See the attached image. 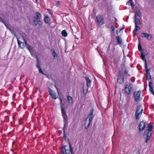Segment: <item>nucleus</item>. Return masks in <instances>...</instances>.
<instances>
[{
    "mask_svg": "<svg viewBox=\"0 0 154 154\" xmlns=\"http://www.w3.org/2000/svg\"><path fill=\"white\" fill-rule=\"evenodd\" d=\"M138 154H140V153H139Z\"/></svg>",
    "mask_w": 154,
    "mask_h": 154,
    "instance_id": "nucleus-55",
    "label": "nucleus"
},
{
    "mask_svg": "<svg viewBox=\"0 0 154 154\" xmlns=\"http://www.w3.org/2000/svg\"><path fill=\"white\" fill-rule=\"evenodd\" d=\"M130 3L131 4V6H132V8H133L134 6V5L132 3V1L130 2Z\"/></svg>",
    "mask_w": 154,
    "mask_h": 154,
    "instance_id": "nucleus-40",
    "label": "nucleus"
},
{
    "mask_svg": "<svg viewBox=\"0 0 154 154\" xmlns=\"http://www.w3.org/2000/svg\"><path fill=\"white\" fill-rule=\"evenodd\" d=\"M16 115V114H15V113H14V115H13V120H14V117H15V116Z\"/></svg>",
    "mask_w": 154,
    "mask_h": 154,
    "instance_id": "nucleus-43",
    "label": "nucleus"
},
{
    "mask_svg": "<svg viewBox=\"0 0 154 154\" xmlns=\"http://www.w3.org/2000/svg\"><path fill=\"white\" fill-rule=\"evenodd\" d=\"M122 30V29H117L116 31L117 34H118V33L119 32Z\"/></svg>",
    "mask_w": 154,
    "mask_h": 154,
    "instance_id": "nucleus-39",
    "label": "nucleus"
},
{
    "mask_svg": "<svg viewBox=\"0 0 154 154\" xmlns=\"http://www.w3.org/2000/svg\"><path fill=\"white\" fill-rule=\"evenodd\" d=\"M15 96V94H14L13 96V98L14 99V97Z\"/></svg>",
    "mask_w": 154,
    "mask_h": 154,
    "instance_id": "nucleus-45",
    "label": "nucleus"
},
{
    "mask_svg": "<svg viewBox=\"0 0 154 154\" xmlns=\"http://www.w3.org/2000/svg\"><path fill=\"white\" fill-rule=\"evenodd\" d=\"M135 29L137 30H139L140 29V27L137 26V25H136V24H135Z\"/></svg>",
    "mask_w": 154,
    "mask_h": 154,
    "instance_id": "nucleus-33",
    "label": "nucleus"
},
{
    "mask_svg": "<svg viewBox=\"0 0 154 154\" xmlns=\"http://www.w3.org/2000/svg\"><path fill=\"white\" fill-rule=\"evenodd\" d=\"M145 68L146 71L149 70V69H148L147 63H145Z\"/></svg>",
    "mask_w": 154,
    "mask_h": 154,
    "instance_id": "nucleus-36",
    "label": "nucleus"
},
{
    "mask_svg": "<svg viewBox=\"0 0 154 154\" xmlns=\"http://www.w3.org/2000/svg\"><path fill=\"white\" fill-rule=\"evenodd\" d=\"M60 102H61V103H62V100L61 99V98H60Z\"/></svg>",
    "mask_w": 154,
    "mask_h": 154,
    "instance_id": "nucleus-47",
    "label": "nucleus"
},
{
    "mask_svg": "<svg viewBox=\"0 0 154 154\" xmlns=\"http://www.w3.org/2000/svg\"><path fill=\"white\" fill-rule=\"evenodd\" d=\"M93 117V111H91L90 112L89 114L86 118V119H87L88 120L91 122Z\"/></svg>",
    "mask_w": 154,
    "mask_h": 154,
    "instance_id": "nucleus-14",
    "label": "nucleus"
},
{
    "mask_svg": "<svg viewBox=\"0 0 154 154\" xmlns=\"http://www.w3.org/2000/svg\"><path fill=\"white\" fill-rule=\"evenodd\" d=\"M67 99L68 101L69 102H71V103H72V98L70 96H68Z\"/></svg>",
    "mask_w": 154,
    "mask_h": 154,
    "instance_id": "nucleus-30",
    "label": "nucleus"
},
{
    "mask_svg": "<svg viewBox=\"0 0 154 154\" xmlns=\"http://www.w3.org/2000/svg\"><path fill=\"white\" fill-rule=\"evenodd\" d=\"M116 41L117 42L116 45H121L122 42V39L119 36H117L116 37Z\"/></svg>",
    "mask_w": 154,
    "mask_h": 154,
    "instance_id": "nucleus-16",
    "label": "nucleus"
},
{
    "mask_svg": "<svg viewBox=\"0 0 154 154\" xmlns=\"http://www.w3.org/2000/svg\"><path fill=\"white\" fill-rule=\"evenodd\" d=\"M35 14L36 15V17H34V18L41 19L42 15L40 13H39L38 12H37L35 13Z\"/></svg>",
    "mask_w": 154,
    "mask_h": 154,
    "instance_id": "nucleus-22",
    "label": "nucleus"
},
{
    "mask_svg": "<svg viewBox=\"0 0 154 154\" xmlns=\"http://www.w3.org/2000/svg\"><path fill=\"white\" fill-rule=\"evenodd\" d=\"M55 87L56 88V85H55Z\"/></svg>",
    "mask_w": 154,
    "mask_h": 154,
    "instance_id": "nucleus-54",
    "label": "nucleus"
},
{
    "mask_svg": "<svg viewBox=\"0 0 154 154\" xmlns=\"http://www.w3.org/2000/svg\"><path fill=\"white\" fill-rule=\"evenodd\" d=\"M14 30H15V31H16L15 33L14 32L12 31H11V30H10V31L11 32V33L12 34H14V36L17 37V40L18 44L19 47H20L21 48H23L25 46V44H24V43L23 42H22L21 41H20L19 40V38L17 37V35L16 33V32H17V29H15Z\"/></svg>",
    "mask_w": 154,
    "mask_h": 154,
    "instance_id": "nucleus-4",
    "label": "nucleus"
},
{
    "mask_svg": "<svg viewBox=\"0 0 154 154\" xmlns=\"http://www.w3.org/2000/svg\"><path fill=\"white\" fill-rule=\"evenodd\" d=\"M134 23H135V24H136V25L138 24L140 25L141 23V22L140 21V20L139 19H136V15H135L134 17Z\"/></svg>",
    "mask_w": 154,
    "mask_h": 154,
    "instance_id": "nucleus-20",
    "label": "nucleus"
},
{
    "mask_svg": "<svg viewBox=\"0 0 154 154\" xmlns=\"http://www.w3.org/2000/svg\"><path fill=\"white\" fill-rule=\"evenodd\" d=\"M3 17H0L1 20L5 26L10 30V27L9 26V20L8 18V16L5 15V16H3Z\"/></svg>",
    "mask_w": 154,
    "mask_h": 154,
    "instance_id": "nucleus-3",
    "label": "nucleus"
},
{
    "mask_svg": "<svg viewBox=\"0 0 154 154\" xmlns=\"http://www.w3.org/2000/svg\"><path fill=\"white\" fill-rule=\"evenodd\" d=\"M52 55L54 56V58H56L58 57L57 54L56 53L54 50H53L52 52Z\"/></svg>",
    "mask_w": 154,
    "mask_h": 154,
    "instance_id": "nucleus-27",
    "label": "nucleus"
},
{
    "mask_svg": "<svg viewBox=\"0 0 154 154\" xmlns=\"http://www.w3.org/2000/svg\"><path fill=\"white\" fill-rule=\"evenodd\" d=\"M85 79L87 81V87H88L90 86L91 83V81L89 79L88 77H86Z\"/></svg>",
    "mask_w": 154,
    "mask_h": 154,
    "instance_id": "nucleus-21",
    "label": "nucleus"
},
{
    "mask_svg": "<svg viewBox=\"0 0 154 154\" xmlns=\"http://www.w3.org/2000/svg\"><path fill=\"white\" fill-rule=\"evenodd\" d=\"M124 74H126V75H128V73H127L126 71H125L124 72Z\"/></svg>",
    "mask_w": 154,
    "mask_h": 154,
    "instance_id": "nucleus-44",
    "label": "nucleus"
},
{
    "mask_svg": "<svg viewBox=\"0 0 154 154\" xmlns=\"http://www.w3.org/2000/svg\"><path fill=\"white\" fill-rule=\"evenodd\" d=\"M91 122L88 120L87 119H86L85 123V128L86 129H87L88 128Z\"/></svg>",
    "mask_w": 154,
    "mask_h": 154,
    "instance_id": "nucleus-15",
    "label": "nucleus"
},
{
    "mask_svg": "<svg viewBox=\"0 0 154 154\" xmlns=\"http://www.w3.org/2000/svg\"><path fill=\"white\" fill-rule=\"evenodd\" d=\"M62 151L61 154H69L70 152L71 154H74L73 149L71 146H64L62 148Z\"/></svg>",
    "mask_w": 154,
    "mask_h": 154,
    "instance_id": "nucleus-2",
    "label": "nucleus"
},
{
    "mask_svg": "<svg viewBox=\"0 0 154 154\" xmlns=\"http://www.w3.org/2000/svg\"><path fill=\"white\" fill-rule=\"evenodd\" d=\"M48 91L50 94L52 96L53 98L55 99L57 98V97L55 93L52 90H51L50 88H48Z\"/></svg>",
    "mask_w": 154,
    "mask_h": 154,
    "instance_id": "nucleus-12",
    "label": "nucleus"
},
{
    "mask_svg": "<svg viewBox=\"0 0 154 154\" xmlns=\"http://www.w3.org/2000/svg\"><path fill=\"white\" fill-rule=\"evenodd\" d=\"M12 103L13 104V105H15V103H14V102H13V103H12Z\"/></svg>",
    "mask_w": 154,
    "mask_h": 154,
    "instance_id": "nucleus-49",
    "label": "nucleus"
},
{
    "mask_svg": "<svg viewBox=\"0 0 154 154\" xmlns=\"http://www.w3.org/2000/svg\"><path fill=\"white\" fill-rule=\"evenodd\" d=\"M38 69L39 72L40 73H41L42 74H43V73L42 71V69L41 68H39Z\"/></svg>",
    "mask_w": 154,
    "mask_h": 154,
    "instance_id": "nucleus-37",
    "label": "nucleus"
},
{
    "mask_svg": "<svg viewBox=\"0 0 154 154\" xmlns=\"http://www.w3.org/2000/svg\"><path fill=\"white\" fill-rule=\"evenodd\" d=\"M138 49L139 51H141V47L140 44L139 43L138 45Z\"/></svg>",
    "mask_w": 154,
    "mask_h": 154,
    "instance_id": "nucleus-34",
    "label": "nucleus"
},
{
    "mask_svg": "<svg viewBox=\"0 0 154 154\" xmlns=\"http://www.w3.org/2000/svg\"><path fill=\"white\" fill-rule=\"evenodd\" d=\"M152 93L154 95V92L153 91H152Z\"/></svg>",
    "mask_w": 154,
    "mask_h": 154,
    "instance_id": "nucleus-50",
    "label": "nucleus"
},
{
    "mask_svg": "<svg viewBox=\"0 0 154 154\" xmlns=\"http://www.w3.org/2000/svg\"><path fill=\"white\" fill-rule=\"evenodd\" d=\"M26 35L25 34H23L22 35V38H23L24 43H25V46L26 47V48L28 49V50L31 53V49L32 48V47L29 45H28L27 44V42L25 40V36Z\"/></svg>",
    "mask_w": 154,
    "mask_h": 154,
    "instance_id": "nucleus-9",
    "label": "nucleus"
},
{
    "mask_svg": "<svg viewBox=\"0 0 154 154\" xmlns=\"http://www.w3.org/2000/svg\"><path fill=\"white\" fill-rule=\"evenodd\" d=\"M141 34L142 35H141L142 37H146L147 35H148L146 33H143V32L141 33Z\"/></svg>",
    "mask_w": 154,
    "mask_h": 154,
    "instance_id": "nucleus-31",
    "label": "nucleus"
},
{
    "mask_svg": "<svg viewBox=\"0 0 154 154\" xmlns=\"http://www.w3.org/2000/svg\"><path fill=\"white\" fill-rule=\"evenodd\" d=\"M146 38L147 40L150 41L151 40V38H152V36L151 34H148Z\"/></svg>",
    "mask_w": 154,
    "mask_h": 154,
    "instance_id": "nucleus-28",
    "label": "nucleus"
},
{
    "mask_svg": "<svg viewBox=\"0 0 154 154\" xmlns=\"http://www.w3.org/2000/svg\"><path fill=\"white\" fill-rule=\"evenodd\" d=\"M129 2L132 1V0H129Z\"/></svg>",
    "mask_w": 154,
    "mask_h": 154,
    "instance_id": "nucleus-53",
    "label": "nucleus"
},
{
    "mask_svg": "<svg viewBox=\"0 0 154 154\" xmlns=\"http://www.w3.org/2000/svg\"><path fill=\"white\" fill-rule=\"evenodd\" d=\"M132 86L131 84L126 85L125 88V95L130 94L132 88Z\"/></svg>",
    "mask_w": 154,
    "mask_h": 154,
    "instance_id": "nucleus-6",
    "label": "nucleus"
},
{
    "mask_svg": "<svg viewBox=\"0 0 154 154\" xmlns=\"http://www.w3.org/2000/svg\"><path fill=\"white\" fill-rule=\"evenodd\" d=\"M111 29H112L111 32H112L113 33L114 32V26L112 25H111Z\"/></svg>",
    "mask_w": 154,
    "mask_h": 154,
    "instance_id": "nucleus-35",
    "label": "nucleus"
},
{
    "mask_svg": "<svg viewBox=\"0 0 154 154\" xmlns=\"http://www.w3.org/2000/svg\"><path fill=\"white\" fill-rule=\"evenodd\" d=\"M6 154H9V152L8 151H7V153Z\"/></svg>",
    "mask_w": 154,
    "mask_h": 154,
    "instance_id": "nucleus-48",
    "label": "nucleus"
},
{
    "mask_svg": "<svg viewBox=\"0 0 154 154\" xmlns=\"http://www.w3.org/2000/svg\"><path fill=\"white\" fill-rule=\"evenodd\" d=\"M146 126L145 123L143 122H141L139 125V129L140 131L143 130Z\"/></svg>",
    "mask_w": 154,
    "mask_h": 154,
    "instance_id": "nucleus-11",
    "label": "nucleus"
},
{
    "mask_svg": "<svg viewBox=\"0 0 154 154\" xmlns=\"http://www.w3.org/2000/svg\"><path fill=\"white\" fill-rule=\"evenodd\" d=\"M136 14L137 16L140 17L141 16V14L140 12V10L138 8H137L136 11L135 12V15H136Z\"/></svg>",
    "mask_w": 154,
    "mask_h": 154,
    "instance_id": "nucleus-23",
    "label": "nucleus"
},
{
    "mask_svg": "<svg viewBox=\"0 0 154 154\" xmlns=\"http://www.w3.org/2000/svg\"><path fill=\"white\" fill-rule=\"evenodd\" d=\"M36 67H37V68L38 69L39 68H40V67L38 64H36Z\"/></svg>",
    "mask_w": 154,
    "mask_h": 154,
    "instance_id": "nucleus-41",
    "label": "nucleus"
},
{
    "mask_svg": "<svg viewBox=\"0 0 154 154\" xmlns=\"http://www.w3.org/2000/svg\"><path fill=\"white\" fill-rule=\"evenodd\" d=\"M146 79L148 80H150L151 79V76L150 74L147 75L146 76Z\"/></svg>",
    "mask_w": 154,
    "mask_h": 154,
    "instance_id": "nucleus-32",
    "label": "nucleus"
},
{
    "mask_svg": "<svg viewBox=\"0 0 154 154\" xmlns=\"http://www.w3.org/2000/svg\"><path fill=\"white\" fill-rule=\"evenodd\" d=\"M61 112L62 116L63 118L64 121L65 122H66L67 121V117L66 114V112L65 111V109L63 108L62 106L61 105Z\"/></svg>",
    "mask_w": 154,
    "mask_h": 154,
    "instance_id": "nucleus-8",
    "label": "nucleus"
},
{
    "mask_svg": "<svg viewBox=\"0 0 154 154\" xmlns=\"http://www.w3.org/2000/svg\"><path fill=\"white\" fill-rule=\"evenodd\" d=\"M146 74L147 75H148V74H150V72L149 71V70H146Z\"/></svg>",
    "mask_w": 154,
    "mask_h": 154,
    "instance_id": "nucleus-38",
    "label": "nucleus"
},
{
    "mask_svg": "<svg viewBox=\"0 0 154 154\" xmlns=\"http://www.w3.org/2000/svg\"><path fill=\"white\" fill-rule=\"evenodd\" d=\"M117 81L119 83L121 84L124 81V79L123 76H122V75L120 74L119 75L117 78Z\"/></svg>",
    "mask_w": 154,
    "mask_h": 154,
    "instance_id": "nucleus-13",
    "label": "nucleus"
},
{
    "mask_svg": "<svg viewBox=\"0 0 154 154\" xmlns=\"http://www.w3.org/2000/svg\"><path fill=\"white\" fill-rule=\"evenodd\" d=\"M57 5H58L60 4V2L59 1H57Z\"/></svg>",
    "mask_w": 154,
    "mask_h": 154,
    "instance_id": "nucleus-46",
    "label": "nucleus"
},
{
    "mask_svg": "<svg viewBox=\"0 0 154 154\" xmlns=\"http://www.w3.org/2000/svg\"><path fill=\"white\" fill-rule=\"evenodd\" d=\"M142 112H136L135 116L136 119H140V116L142 115Z\"/></svg>",
    "mask_w": 154,
    "mask_h": 154,
    "instance_id": "nucleus-17",
    "label": "nucleus"
},
{
    "mask_svg": "<svg viewBox=\"0 0 154 154\" xmlns=\"http://www.w3.org/2000/svg\"><path fill=\"white\" fill-rule=\"evenodd\" d=\"M61 34L63 36L66 37L67 36V34L65 30H63L61 32Z\"/></svg>",
    "mask_w": 154,
    "mask_h": 154,
    "instance_id": "nucleus-26",
    "label": "nucleus"
},
{
    "mask_svg": "<svg viewBox=\"0 0 154 154\" xmlns=\"http://www.w3.org/2000/svg\"><path fill=\"white\" fill-rule=\"evenodd\" d=\"M35 2H37V0H35Z\"/></svg>",
    "mask_w": 154,
    "mask_h": 154,
    "instance_id": "nucleus-52",
    "label": "nucleus"
},
{
    "mask_svg": "<svg viewBox=\"0 0 154 154\" xmlns=\"http://www.w3.org/2000/svg\"><path fill=\"white\" fill-rule=\"evenodd\" d=\"M9 53H10V51H9L8 52V54Z\"/></svg>",
    "mask_w": 154,
    "mask_h": 154,
    "instance_id": "nucleus-51",
    "label": "nucleus"
},
{
    "mask_svg": "<svg viewBox=\"0 0 154 154\" xmlns=\"http://www.w3.org/2000/svg\"><path fill=\"white\" fill-rule=\"evenodd\" d=\"M41 19L34 18L33 21L34 23L35 26H38L41 27L42 25V23L41 21Z\"/></svg>",
    "mask_w": 154,
    "mask_h": 154,
    "instance_id": "nucleus-10",
    "label": "nucleus"
},
{
    "mask_svg": "<svg viewBox=\"0 0 154 154\" xmlns=\"http://www.w3.org/2000/svg\"><path fill=\"white\" fill-rule=\"evenodd\" d=\"M152 83L151 82H149V91L152 92L153 91V87H152Z\"/></svg>",
    "mask_w": 154,
    "mask_h": 154,
    "instance_id": "nucleus-25",
    "label": "nucleus"
},
{
    "mask_svg": "<svg viewBox=\"0 0 154 154\" xmlns=\"http://www.w3.org/2000/svg\"><path fill=\"white\" fill-rule=\"evenodd\" d=\"M141 58L142 59L143 61H144L145 63H146V58H145V56H143L141 55Z\"/></svg>",
    "mask_w": 154,
    "mask_h": 154,
    "instance_id": "nucleus-29",
    "label": "nucleus"
},
{
    "mask_svg": "<svg viewBox=\"0 0 154 154\" xmlns=\"http://www.w3.org/2000/svg\"><path fill=\"white\" fill-rule=\"evenodd\" d=\"M47 10L48 11H49V13H50V14H51V15L52 14L51 13V11H50V10L49 9H47Z\"/></svg>",
    "mask_w": 154,
    "mask_h": 154,
    "instance_id": "nucleus-42",
    "label": "nucleus"
},
{
    "mask_svg": "<svg viewBox=\"0 0 154 154\" xmlns=\"http://www.w3.org/2000/svg\"><path fill=\"white\" fill-rule=\"evenodd\" d=\"M143 110V109L142 106L140 105L137 107L136 112H142Z\"/></svg>",
    "mask_w": 154,
    "mask_h": 154,
    "instance_id": "nucleus-19",
    "label": "nucleus"
},
{
    "mask_svg": "<svg viewBox=\"0 0 154 154\" xmlns=\"http://www.w3.org/2000/svg\"><path fill=\"white\" fill-rule=\"evenodd\" d=\"M148 54V52L145 50L143 51L141 53V55L146 56Z\"/></svg>",
    "mask_w": 154,
    "mask_h": 154,
    "instance_id": "nucleus-24",
    "label": "nucleus"
},
{
    "mask_svg": "<svg viewBox=\"0 0 154 154\" xmlns=\"http://www.w3.org/2000/svg\"><path fill=\"white\" fill-rule=\"evenodd\" d=\"M96 23L98 26L99 27L103 25L104 23L102 16L98 15L96 17Z\"/></svg>",
    "mask_w": 154,
    "mask_h": 154,
    "instance_id": "nucleus-5",
    "label": "nucleus"
},
{
    "mask_svg": "<svg viewBox=\"0 0 154 154\" xmlns=\"http://www.w3.org/2000/svg\"><path fill=\"white\" fill-rule=\"evenodd\" d=\"M140 93L141 91H140L134 92V100L135 101L137 102L141 100L140 97Z\"/></svg>",
    "mask_w": 154,
    "mask_h": 154,
    "instance_id": "nucleus-7",
    "label": "nucleus"
},
{
    "mask_svg": "<svg viewBox=\"0 0 154 154\" xmlns=\"http://www.w3.org/2000/svg\"><path fill=\"white\" fill-rule=\"evenodd\" d=\"M148 127V130L144 131L143 134L144 137H146V138L145 141L146 143H147L150 139L152 135L151 131L152 129V126L151 125L149 124Z\"/></svg>",
    "mask_w": 154,
    "mask_h": 154,
    "instance_id": "nucleus-1",
    "label": "nucleus"
},
{
    "mask_svg": "<svg viewBox=\"0 0 154 154\" xmlns=\"http://www.w3.org/2000/svg\"><path fill=\"white\" fill-rule=\"evenodd\" d=\"M44 20L46 23H49L50 22V19L47 15H45L44 18Z\"/></svg>",
    "mask_w": 154,
    "mask_h": 154,
    "instance_id": "nucleus-18",
    "label": "nucleus"
}]
</instances>
